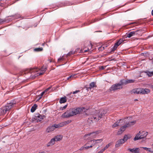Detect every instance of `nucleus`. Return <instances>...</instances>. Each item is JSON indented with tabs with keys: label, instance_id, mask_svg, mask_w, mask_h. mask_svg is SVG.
Returning a JSON list of instances; mask_svg holds the SVG:
<instances>
[{
	"label": "nucleus",
	"instance_id": "obj_10",
	"mask_svg": "<svg viewBox=\"0 0 153 153\" xmlns=\"http://www.w3.org/2000/svg\"><path fill=\"white\" fill-rule=\"evenodd\" d=\"M126 119H120L119 120L117 121L112 126V127L115 128L119 126H121L124 123L125 121H126V122H127V121H126Z\"/></svg>",
	"mask_w": 153,
	"mask_h": 153
},
{
	"label": "nucleus",
	"instance_id": "obj_41",
	"mask_svg": "<svg viewBox=\"0 0 153 153\" xmlns=\"http://www.w3.org/2000/svg\"><path fill=\"white\" fill-rule=\"evenodd\" d=\"M85 147H84V146H83L80 149H79V150H80V151H82V150H84L85 149Z\"/></svg>",
	"mask_w": 153,
	"mask_h": 153
},
{
	"label": "nucleus",
	"instance_id": "obj_16",
	"mask_svg": "<svg viewBox=\"0 0 153 153\" xmlns=\"http://www.w3.org/2000/svg\"><path fill=\"white\" fill-rule=\"evenodd\" d=\"M127 150L129 151L131 153H140V149L138 148H135L133 149H128Z\"/></svg>",
	"mask_w": 153,
	"mask_h": 153
},
{
	"label": "nucleus",
	"instance_id": "obj_34",
	"mask_svg": "<svg viewBox=\"0 0 153 153\" xmlns=\"http://www.w3.org/2000/svg\"><path fill=\"white\" fill-rule=\"evenodd\" d=\"M42 96H41L40 94L38 95L36 97V98L37 99V101H38L40 100L42 98Z\"/></svg>",
	"mask_w": 153,
	"mask_h": 153
},
{
	"label": "nucleus",
	"instance_id": "obj_2",
	"mask_svg": "<svg viewBox=\"0 0 153 153\" xmlns=\"http://www.w3.org/2000/svg\"><path fill=\"white\" fill-rule=\"evenodd\" d=\"M130 118V117H128L127 118H125L126 119V121H127V122H126V121H125L124 123H126V124L120 128V130L117 133V134L120 135L125 130L126 128L130 127L135 123H136L135 120L130 122H129L128 119Z\"/></svg>",
	"mask_w": 153,
	"mask_h": 153
},
{
	"label": "nucleus",
	"instance_id": "obj_32",
	"mask_svg": "<svg viewBox=\"0 0 153 153\" xmlns=\"http://www.w3.org/2000/svg\"><path fill=\"white\" fill-rule=\"evenodd\" d=\"M67 107V105H65L63 107H61L59 109L61 111H63Z\"/></svg>",
	"mask_w": 153,
	"mask_h": 153
},
{
	"label": "nucleus",
	"instance_id": "obj_9",
	"mask_svg": "<svg viewBox=\"0 0 153 153\" xmlns=\"http://www.w3.org/2000/svg\"><path fill=\"white\" fill-rule=\"evenodd\" d=\"M103 140L102 139L91 140L87 142L86 145L91 146L92 147L97 143H100Z\"/></svg>",
	"mask_w": 153,
	"mask_h": 153
},
{
	"label": "nucleus",
	"instance_id": "obj_11",
	"mask_svg": "<svg viewBox=\"0 0 153 153\" xmlns=\"http://www.w3.org/2000/svg\"><path fill=\"white\" fill-rule=\"evenodd\" d=\"M69 123V122L68 121L61 123L58 124H54L53 125V127L55 128H55H59Z\"/></svg>",
	"mask_w": 153,
	"mask_h": 153
},
{
	"label": "nucleus",
	"instance_id": "obj_35",
	"mask_svg": "<svg viewBox=\"0 0 153 153\" xmlns=\"http://www.w3.org/2000/svg\"><path fill=\"white\" fill-rule=\"evenodd\" d=\"M87 145H85V146H84V147H85V149H88V148H91L92 147V146H89V145H88V146H87Z\"/></svg>",
	"mask_w": 153,
	"mask_h": 153
},
{
	"label": "nucleus",
	"instance_id": "obj_45",
	"mask_svg": "<svg viewBox=\"0 0 153 153\" xmlns=\"http://www.w3.org/2000/svg\"><path fill=\"white\" fill-rule=\"evenodd\" d=\"M152 14L153 16V10H152Z\"/></svg>",
	"mask_w": 153,
	"mask_h": 153
},
{
	"label": "nucleus",
	"instance_id": "obj_23",
	"mask_svg": "<svg viewBox=\"0 0 153 153\" xmlns=\"http://www.w3.org/2000/svg\"><path fill=\"white\" fill-rule=\"evenodd\" d=\"M67 101L66 97H61L59 100V102L60 103H64Z\"/></svg>",
	"mask_w": 153,
	"mask_h": 153
},
{
	"label": "nucleus",
	"instance_id": "obj_4",
	"mask_svg": "<svg viewBox=\"0 0 153 153\" xmlns=\"http://www.w3.org/2000/svg\"><path fill=\"white\" fill-rule=\"evenodd\" d=\"M148 134V132L145 131H140L135 136L134 138V141L143 139L144 141H145L146 138V137Z\"/></svg>",
	"mask_w": 153,
	"mask_h": 153
},
{
	"label": "nucleus",
	"instance_id": "obj_8",
	"mask_svg": "<svg viewBox=\"0 0 153 153\" xmlns=\"http://www.w3.org/2000/svg\"><path fill=\"white\" fill-rule=\"evenodd\" d=\"M101 132L100 131H97L95 132H93L85 135L84 136V137L85 138H90V139L95 138L97 135Z\"/></svg>",
	"mask_w": 153,
	"mask_h": 153
},
{
	"label": "nucleus",
	"instance_id": "obj_1",
	"mask_svg": "<svg viewBox=\"0 0 153 153\" xmlns=\"http://www.w3.org/2000/svg\"><path fill=\"white\" fill-rule=\"evenodd\" d=\"M46 68L43 66L40 69V72H38L40 70L37 67L30 68L28 70V72L31 74V76L33 78L39 75H42L46 71Z\"/></svg>",
	"mask_w": 153,
	"mask_h": 153
},
{
	"label": "nucleus",
	"instance_id": "obj_13",
	"mask_svg": "<svg viewBox=\"0 0 153 153\" xmlns=\"http://www.w3.org/2000/svg\"><path fill=\"white\" fill-rule=\"evenodd\" d=\"M71 109H70L68 110L64 113L62 115V117L64 118H68L73 116Z\"/></svg>",
	"mask_w": 153,
	"mask_h": 153
},
{
	"label": "nucleus",
	"instance_id": "obj_12",
	"mask_svg": "<svg viewBox=\"0 0 153 153\" xmlns=\"http://www.w3.org/2000/svg\"><path fill=\"white\" fill-rule=\"evenodd\" d=\"M123 42V40L122 39H120L117 42H116L114 47L112 48L111 51H114L117 48L118 46L120 45Z\"/></svg>",
	"mask_w": 153,
	"mask_h": 153
},
{
	"label": "nucleus",
	"instance_id": "obj_43",
	"mask_svg": "<svg viewBox=\"0 0 153 153\" xmlns=\"http://www.w3.org/2000/svg\"><path fill=\"white\" fill-rule=\"evenodd\" d=\"M45 93L44 91H43L40 94L43 96V95Z\"/></svg>",
	"mask_w": 153,
	"mask_h": 153
},
{
	"label": "nucleus",
	"instance_id": "obj_18",
	"mask_svg": "<svg viewBox=\"0 0 153 153\" xmlns=\"http://www.w3.org/2000/svg\"><path fill=\"white\" fill-rule=\"evenodd\" d=\"M132 92L134 94H142V89L141 88H137L134 89L133 90Z\"/></svg>",
	"mask_w": 153,
	"mask_h": 153
},
{
	"label": "nucleus",
	"instance_id": "obj_46",
	"mask_svg": "<svg viewBox=\"0 0 153 153\" xmlns=\"http://www.w3.org/2000/svg\"><path fill=\"white\" fill-rule=\"evenodd\" d=\"M151 73H152V76H153V71H152Z\"/></svg>",
	"mask_w": 153,
	"mask_h": 153
},
{
	"label": "nucleus",
	"instance_id": "obj_7",
	"mask_svg": "<svg viewBox=\"0 0 153 153\" xmlns=\"http://www.w3.org/2000/svg\"><path fill=\"white\" fill-rule=\"evenodd\" d=\"M123 81L121 80L119 83L113 85L110 88V90L111 91H115L122 88V85H123Z\"/></svg>",
	"mask_w": 153,
	"mask_h": 153
},
{
	"label": "nucleus",
	"instance_id": "obj_28",
	"mask_svg": "<svg viewBox=\"0 0 153 153\" xmlns=\"http://www.w3.org/2000/svg\"><path fill=\"white\" fill-rule=\"evenodd\" d=\"M76 75V74L71 75L67 78V80H69L71 79H72L73 78H75V76Z\"/></svg>",
	"mask_w": 153,
	"mask_h": 153
},
{
	"label": "nucleus",
	"instance_id": "obj_21",
	"mask_svg": "<svg viewBox=\"0 0 153 153\" xmlns=\"http://www.w3.org/2000/svg\"><path fill=\"white\" fill-rule=\"evenodd\" d=\"M55 129V128L53 127V126L52 125V126H49L46 129V132L48 133H50L53 131Z\"/></svg>",
	"mask_w": 153,
	"mask_h": 153
},
{
	"label": "nucleus",
	"instance_id": "obj_47",
	"mask_svg": "<svg viewBox=\"0 0 153 153\" xmlns=\"http://www.w3.org/2000/svg\"><path fill=\"white\" fill-rule=\"evenodd\" d=\"M151 87L152 88H153V85H152L151 86Z\"/></svg>",
	"mask_w": 153,
	"mask_h": 153
},
{
	"label": "nucleus",
	"instance_id": "obj_17",
	"mask_svg": "<svg viewBox=\"0 0 153 153\" xmlns=\"http://www.w3.org/2000/svg\"><path fill=\"white\" fill-rule=\"evenodd\" d=\"M124 143V140H123V139H120L117 142L115 145V146L116 147H118Z\"/></svg>",
	"mask_w": 153,
	"mask_h": 153
},
{
	"label": "nucleus",
	"instance_id": "obj_15",
	"mask_svg": "<svg viewBox=\"0 0 153 153\" xmlns=\"http://www.w3.org/2000/svg\"><path fill=\"white\" fill-rule=\"evenodd\" d=\"M104 114V113H103V114L99 113L93 116V118H92V119H93L95 121H98L100 120V119L102 118V116Z\"/></svg>",
	"mask_w": 153,
	"mask_h": 153
},
{
	"label": "nucleus",
	"instance_id": "obj_37",
	"mask_svg": "<svg viewBox=\"0 0 153 153\" xmlns=\"http://www.w3.org/2000/svg\"><path fill=\"white\" fill-rule=\"evenodd\" d=\"M74 53V52H73V51H71V52H69L68 54V56H70V55H71L73 54Z\"/></svg>",
	"mask_w": 153,
	"mask_h": 153
},
{
	"label": "nucleus",
	"instance_id": "obj_48",
	"mask_svg": "<svg viewBox=\"0 0 153 153\" xmlns=\"http://www.w3.org/2000/svg\"><path fill=\"white\" fill-rule=\"evenodd\" d=\"M137 100H137V99H135V100H134V101H137Z\"/></svg>",
	"mask_w": 153,
	"mask_h": 153
},
{
	"label": "nucleus",
	"instance_id": "obj_25",
	"mask_svg": "<svg viewBox=\"0 0 153 153\" xmlns=\"http://www.w3.org/2000/svg\"><path fill=\"white\" fill-rule=\"evenodd\" d=\"M142 148L148 152H150L152 153H153V148H147L145 147H142Z\"/></svg>",
	"mask_w": 153,
	"mask_h": 153
},
{
	"label": "nucleus",
	"instance_id": "obj_3",
	"mask_svg": "<svg viewBox=\"0 0 153 153\" xmlns=\"http://www.w3.org/2000/svg\"><path fill=\"white\" fill-rule=\"evenodd\" d=\"M16 104L14 101H11L7 103L5 106L1 108H0V115H3L5 114L7 111H9L12 107H13Z\"/></svg>",
	"mask_w": 153,
	"mask_h": 153
},
{
	"label": "nucleus",
	"instance_id": "obj_50",
	"mask_svg": "<svg viewBox=\"0 0 153 153\" xmlns=\"http://www.w3.org/2000/svg\"><path fill=\"white\" fill-rule=\"evenodd\" d=\"M97 142H99V141H97Z\"/></svg>",
	"mask_w": 153,
	"mask_h": 153
},
{
	"label": "nucleus",
	"instance_id": "obj_40",
	"mask_svg": "<svg viewBox=\"0 0 153 153\" xmlns=\"http://www.w3.org/2000/svg\"><path fill=\"white\" fill-rule=\"evenodd\" d=\"M51 88V87H49L47 88V89H46L44 91L45 93L47 92Z\"/></svg>",
	"mask_w": 153,
	"mask_h": 153
},
{
	"label": "nucleus",
	"instance_id": "obj_5",
	"mask_svg": "<svg viewBox=\"0 0 153 153\" xmlns=\"http://www.w3.org/2000/svg\"><path fill=\"white\" fill-rule=\"evenodd\" d=\"M62 138V136L60 135L55 136L54 138L51 139L50 141L47 144V146L49 147L52 146L55 144V142L59 141L61 140Z\"/></svg>",
	"mask_w": 153,
	"mask_h": 153
},
{
	"label": "nucleus",
	"instance_id": "obj_22",
	"mask_svg": "<svg viewBox=\"0 0 153 153\" xmlns=\"http://www.w3.org/2000/svg\"><path fill=\"white\" fill-rule=\"evenodd\" d=\"M142 91V94H148L150 92V90L148 88H141Z\"/></svg>",
	"mask_w": 153,
	"mask_h": 153
},
{
	"label": "nucleus",
	"instance_id": "obj_6",
	"mask_svg": "<svg viewBox=\"0 0 153 153\" xmlns=\"http://www.w3.org/2000/svg\"><path fill=\"white\" fill-rule=\"evenodd\" d=\"M85 109L84 108H71V110L73 116L76 115L77 114H80Z\"/></svg>",
	"mask_w": 153,
	"mask_h": 153
},
{
	"label": "nucleus",
	"instance_id": "obj_33",
	"mask_svg": "<svg viewBox=\"0 0 153 153\" xmlns=\"http://www.w3.org/2000/svg\"><path fill=\"white\" fill-rule=\"evenodd\" d=\"M92 45L91 44H90V45L89 46V48H88V50H85L84 51V52H86L88 51L89 50H91V48H92Z\"/></svg>",
	"mask_w": 153,
	"mask_h": 153
},
{
	"label": "nucleus",
	"instance_id": "obj_36",
	"mask_svg": "<svg viewBox=\"0 0 153 153\" xmlns=\"http://www.w3.org/2000/svg\"><path fill=\"white\" fill-rule=\"evenodd\" d=\"M106 67V66H102L100 67V70H103L105 69Z\"/></svg>",
	"mask_w": 153,
	"mask_h": 153
},
{
	"label": "nucleus",
	"instance_id": "obj_49",
	"mask_svg": "<svg viewBox=\"0 0 153 153\" xmlns=\"http://www.w3.org/2000/svg\"><path fill=\"white\" fill-rule=\"evenodd\" d=\"M98 153H100V151H99V152H98Z\"/></svg>",
	"mask_w": 153,
	"mask_h": 153
},
{
	"label": "nucleus",
	"instance_id": "obj_26",
	"mask_svg": "<svg viewBox=\"0 0 153 153\" xmlns=\"http://www.w3.org/2000/svg\"><path fill=\"white\" fill-rule=\"evenodd\" d=\"M131 137L130 135H125L124 136L123 138V140H124V142H126L127 140L129 139Z\"/></svg>",
	"mask_w": 153,
	"mask_h": 153
},
{
	"label": "nucleus",
	"instance_id": "obj_19",
	"mask_svg": "<svg viewBox=\"0 0 153 153\" xmlns=\"http://www.w3.org/2000/svg\"><path fill=\"white\" fill-rule=\"evenodd\" d=\"M123 80L122 81L123 84H126L128 83H134L135 80L134 79H128L127 80H125L124 79L121 80Z\"/></svg>",
	"mask_w": 153,
	"mask_h": 153
},
{
	"label": "nucleus",
	"instance_id": "obj_44",
	"mask_svg": "<svg viewBox=\"0 0 153 153\" xmlns=\"http://www.w3.org/2000/svg\"><path fill=\"white\" fill-rule=\"evenodd\" d=\"M72 92H71L70 93H69V94H68V95H69V96L71 95V94H72Z\"/></svg>",
	"mask_w": 153,
	"mask_h": 153
},
{
	"label": "nucleus",
	"instance_id": "obj_38",
	"mask_svg": "<svg viewBox=\"0 0 153 153\" xmlns=\"http://www.w3.org/2000/svg\"><path fill=\"white\" fill-rule=\"evenodd\" d=\"M80 92V90H76L75 91H73L72 92V94H77V93H78V92Z\"/></svg>",
	"mask_w": 153,
	"mask_h": 153
},
{
	"label": "nucleus",
	"instance_id": "obj_27",
	"mask_svg": "<svg viewBox=\"0 0 153 153\" xmlns=\"http://www.w3.org/2000/svg\"><path fill=\"white\" fill-rule=\"evenodd\" d=\"M144 72L146 74V75L149 76V77H151L152 76V73L151 72H150L148 71H144Z\"/></svg>",
	"mask_w": 153,
	"mask_h": 153
},
{
	"label": "nucleus",
	"instance_id": "obj_42",
	"mask_svg": "<svg viewBox=\"0 0 153 153\" xmlns=\"http://www.w3.org/2000/svg\"><path fill=\"white\" fill-rule=\"evenodd\" d=\"M105 150V149L103 148V149H102L100 151V153H102Z\"/></svg>",
	"mask_w": 153,
	"mask_h": 153
},
{
	"label": "nucleus",
	"instance_id": "obj_20",
	"mask_svg": "<svg viewBox=\"0 0 153 153\" xmlns=\"http://www.w3.org/2000/svg\"><path fill=\"white\" fill-rule=\"evenodd\" d=\"M136 32L134 31H132L130 32V33H127L126 34V36L128 38H130L131 37L134 36Z\"/></svg>",
	"mask_w": 153,
	"mask_h": 153
},
{
	"label": "nucleus",
	"instance_id": "obj_31",
	"mask_svg": "<svg viewBox=\"0 0 153 153\" xmlns=\"http://www.w3.org/2000/svg\"><path fill=\"white\" fill-rule=\"evenodd\" d=\"M112 144L111 143H109L104 148V149L105 150L108 149L110 146Z\"/></svg>",
	"mask_w": 153,
	"mask_h": 153
},
{
	"label": "nucleus",
	"instance_id": "obj_29",
	"mask_svg": "<svg viewBox=\"0 0 153 153\" xmlns=\"http://www.w3.org/2000/svg\"><path fill=\"white\" fill-rule=\"evenodd\" d=\"M43 48H36L34 49V51H42Z\"/></svg>",
	"mask_w": 153,
	"mask_h": 153
},
{
	"label": "nucleus",
	"instance_id": "obj_30",
	"mask_svg": "<svg viewBox=\"0 0 153 153\" xmlns=\"http://www.w3.org/2000/svg\"><path fill=\"white\" fill-rule=\"evenodd\" d=\"M95 86V83L94 82H92L90 84V88L94 87Z\"/></svg>",
	"mask_w": 153,
	"mask_h": 153
},
{
	"label": "nucleus",
	"instance_id": "obj_39",
	"mask_svg": "<svg viewBox=\"0 0 153 153\" xmlns=\"http://www.w3.org/2000/svg\"><path fill=\"white\" fill-rule=\"evenodd\" d=\"M63 60V56H62V57H61L60 58H59L58 59V62H59V61H60L61 60Z\"/></svg>",
	"mask_w": 153,
	"mask_h": 153
},
{
	"label": "nucleus",
	"instance_id": "obj_14",
	"mask_svg": "<svg viewBox=\"0 0 153 153\" xmlns=\"http://www.w3.org/2000/svg\"><path fill=\"white\" fill-rule=\"evenodd\" d=\"M44 117V115L42 116L39 114H38L35 116L34 118L35 119L36 122H40L43 119Z\"/></svg>",
	"mask_w": 153,
	"mask_h": 153
},
{
	"label": "nucleus",
	"instance_id": "obj_24",
	"mask_svg": "<svg viewBox=\"0 0 153 153\" xmlns=\"http://www.w3.org/2000/svg\"><path fill=\"white\" fill-rule=\"evenodd\" d=\"M37 107V105L36 104H34L31 107V109H30L31 112H33L36 109V108Z\"/></svg>",
	"mask_w": 153,
	"mask_h": 153
}]
</instances>
